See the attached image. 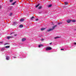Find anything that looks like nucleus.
I'll list each match as a JSON object with an SVG mask.
<instances>
[{
    "label": "nucleus",
    "instance_id": "obj_4",
    "mask_svg": "<svg viewBox=\"0 0 76 76\" xmlns=\"http://www.w3.org/2000/svg\"><path fill=\"white\" fill-rule=\"evenodd\" d=\"M6 60H9V58H10V57H9V56H6Z\"/></svg>",
    "mask_w": 76,
    "mask_h": 76
},
{
    "label": "nucleus",
    "instance_id": "obj_17",
    "mask_svg": "<svg viewBox=\"0 0 76 76\" xmlns=\"http://www.w3.org/2000/svg\"><path fill=\"white\" fill-rule=\"evenodd\" d=\"M42 8V7H41V6H39V9H41Z\"/></svg>",
    "mask_w": 76,
    "mask_h": 76
},
{
    "label": "nucleus",
    "instance_id": "obj_8",
    "mask_svg": "<svg viewBox=\"0 0 76 76\" xmlns=\"http://www.w3.org/2000/svg\"><path fill=\"white\" fill-rule=\"evenodd\" d=\"M24 20V19H22L20 20V22H23Z\"/></svg>",
    "mask_w": 76,
    "mask_h": 76
},
{
    "label": "nucleus",
    "instance_id": "obj_33",
    "mask_svg": "<svg viewBox=\"0 0 76 76\" xmlns=\"http://www.w3.org/2000/svg\"><path fill=\"white\" fill-rule=\"evenodd\" d=\"M6 44H7V43H6L5 44H4V45H6Z\"/></svg>",
    "mask_w": 76,
    "mask_h": 76
},
{
    "label": "nucleus",
    "instance_id": "obj_9",
    "mask_svg": "<svg viewBox=\"0 0 76 76\" xmlns=\"http://www.w3.org/2000/svg\"><path fill=\"white\" fill-rule=\"evenodd\" d=\"M45 29V28H41V31H44V29Z\"/></svg>",
    "mask_w": 76,
    "mask_h": 76
},
{
    "label": "nucleus",
    "instance_id": "obj_36",
    "mask_svg": "<svg viewBox=\"0 0 76 76\" xmlns=\"http://www.w3.org/2000/svg\"><path fill=\"white\" fill-rule=\"evenodd\" d=\"M14 58H15V57H14Z\"/></svg>",
    "mask_w": 76,
    "mask_h": 76
},
{
    "label": "nucleus",
    "instance_id": "obj_14",
    "mask_svg": "<svg viewBox=\"0 0 76 76\" xmlns=\"http://www.w3.org/2000/svg\"><path fill=\"white\" fill-rule=\"evenodd\" d=\"M34 16H33L31 18V20H33V19H34Z\"/></svg>",
    "mask_w": 76,
    "mask_h": 76
},
{
    "label": "nucleus",
    "instance_id": "obj_15",
    "mask_svg": "<svg viewBox=\"0 0 76 76\" xmlns=\"http://www.w3.org/2000/svg\"><path fill=\"white\" fill-rule=\"evenodd\" d=\"M4 50H5L4 48H2L1 50V51H4Z\"/></svg>",
    "mask_w": 76,
    "mask_h": 76
},
{
    "label": "nucleus",
    "instance_id": "obj_32",
    "mask_svg": "<svg viewBox=\"0 0 76 76\" xmlns=\"http://www.w3.org/2000/svg\"><path fill=\"white\" fill-rule=\"evenodd\" d=\"M74 44H75V45H76V43H74Z\"/></svg>",
    "mask_w": 76,
    "mask_h": 76
},
{
    "label": "nucleus",
    "instance_id": "obj_6",
    "mask_svg": "<svg viewBox=\"0 0 76 76\" xmlns=\"http://www.w3.org/2000/svg\"><path fill=\"white\" fill-rule=\"evenodd\" d=\"M25 40H26V38H24L22 39V41H23V42L25 41Z\"/></svg>",
    "mask_w": 76,
    "mask_h": 76
},
{
    "label": "nucleus",
    "instance_id": "obj_31",
    "mask_svg": "<svg viewBox=\"0 0 76 76\" xmlns=\"http://www.w3.org/2000/svg\"><path fill=\"white\" fill-rule=\"evenodd\" d=\"M1 6H0V9H1Z\"/></svg>",
    "mask_w": 76,
    "mask_h": 76
},
{
    "label": "nucleus",
    "instance_id": "obj_30",
    "mask_svg": "<svg viewBox=\"0 0 76 76\" xmlns=\"http://www.w3.org/2000/svg\"><path fill=\"white\" fill-rule=\"evenodd\" d=\"M17 35V34H15L14 35V36H16Z\"/></svg>",
    "mask_w": 76,
    "mask_h": 76
},
{
    "label": "nucleus",
    "instance_id": "obj_24",
    "mask_svg": "<svg viewBox=\"0 0 76 76\" xmlns=\"http://www.w3.org/2000/svg\"><path fill=\"white\" fill-rule=\"evenodd\" d=\"M40 45L41 47H42V46H43V45Z\"/></svg>",
    "mask_w": 76,
    "mask_h": 76
},
{
    "label": "nucleus",
    "instance_id": "obj_35",
    "mask_svg": "<svg viewBox=\"0 0 76 76\" xmlns=\"http://www.w3.org/2000/svg\"><path fill=\"white\" fill-rule=\"evenodd\" d=\"M42 40H44V39H42Z\"/></svg>",
    "mask_w": 76,
    "mask_h": 76
},
{
    "label": "nucleus",
    "instance_id": "obj_21",
    "mask_svg": "<svg viewBox=\"0 0 76 76\" xmlns=\"http://www.w3.org/2000/svg\"><path fill=\"white\" fill-rule=\"evenodd\" d=\"M10 2H13V0H10Z\"/></svg>",
    "mask_w": 76,
    "mask_h": 76
},
{
    "label": "nucleus",
    "instance_id": "obj_23",
    "mask_svg": "<svg viewBox=\"0 0 76 76\" xmlns=\"http://www.w3.org/2000/svg\"><path fill=\"white\" fill-rule=\"evenodd\" d=\"M12 13H11L10 14V16H12Z\"/></svg>",
    "mask_w": 76,
    "mask_h": 76
},
{
    "label": "nucleus",
    "instance_id": "obj_16",
    "mask_svg": "<svg viewBox=\"0 0 76 76\" xmlns=\"http://www.w3.org/2000/svg\"><path fill=\"white\" fill-rule=\"evenodd\" d=\"M9 47H10V46H6L5 47V48H9Z\"/></svg>",
    "mask_w": 76,
    "mask_h": 76
},
{
    "label": "nucleus",
    "instance_id": "obj_25",
    "mask_svg": "<svg viewBox=\"0 0 76 76\" xmlns=\"http://www.w3.org/2000/svg\"><path fill=\"white\" fill-rule=\"evenodd\" d=\"M35 20H36V21H37V20H38V19H37Z\"/></svg>",
    "mask_w": 76,
    "mask_h": 76
},
{
    "label": "nucleus",
    "instance_id": "obj_5",
    "mask_svg": "<svg viewBox=\"0 0 76 76\" xmlns=\"http://www.w3.org/2000/svg\"><path fill=\"white\" fill-rule=\"evenodd\" d=\"M66 22H68V23H70V22H71V20H68L66 21Z\"/></svg>",
    "mask_w": 76,
    "mask_h": 76
},
{
    "label": "nucleus",
    "instance_id": "obj_26",
    "mask_svg": "<svg viewBox=\"0 0 76 76\" xmlns=\"http://www.w3.org/2000/svg\"><path fill=\"white\" fill-rule=\"evenodd\" d=\"M39 48H40V47H41V45H39Z\"/></svg>",
    "mask_w": 76,
    "mask_h": 76
},
{
    "label": "nucleus",
    "instance_id": "obj_34",
    "mask_svg": "<svg viewBox=\"0 0 76 76\" xmlns=\"http://www.w3.org/2000/svg\"><path fill=\"white\" fill-rule=\"evenodd\" d=\"M12 34H13V33H11V34H10V35H12Z\"/></svg>",
    "mask_w": 76,
    "mask_h": 76
},
{
    "label": "nucleus",
    "instance_id": "obj_19",
    "mask_svg": "<svg viewBox=\"0 0 76 76\" xmlns=\"http://www.w3.org/2000/svg\"><path fill=\"white\" fill-rule=\"evenodd\" d=\"M13 23L15 25H16V24L18 23L16 22H14Z\"/></svg>",
    "mask_w": 76,
    "mask_h": 76
},
{
    "label": "nucleus",
    "instance_id": "obj_7",
    "mask_svg": "<svg viewBox=\"0 0 76 76\" xmlns=\"http://www.w3.org/2000/svg\"><path fill=\"white\" fill-rule=\"evenodd\" d=\"M16 2H17L16 1L14 2L12 4V5H15V3H16Z\"/></svg>",
    "mask_w": 76,
    "mask_h": 76
},
{
    "label": "nucleus",
    "instance_id": "obj_20",
    "mask_svg": "<svg viewBox=\"0 0 76 76\" xmlns=\"http://www.w3.org/2000/svg\"><path fill=\"white\" fill-rule=\"evenodd\" d=\"M60 38V37H56L55 38V39H56V38Z\"/></svg>",
    "mask_w": 76,
    "mask_h": 76
},
{
    "label": "nucleus",
    "instance_id": "obj_18",
    "mask_svg": "<svg viewBox=\"0 0 76 76\" xmlns=\"http://www.w3.org/2000/svg\"><path fill=\"white\" fill-rule=\"evenodd\" d=\"M65 4L66 5H67L68 4V2H65Z\"/></svg>",
    "mask_w": 76,
    "mask_h": 76
},
{
    "label": "nucleus",
    "instance_id": "obj_27",
    "mask_svg": "<svg viewBox=\"0 0 76 76\" xmlns=\"http://www.w3.org/2000/svg\"><path fill=\"white\" fill-rule=\"evenodd\" d=\"M61 24V23H58V25H60V24Z\"/></svg>",
    "mask_w": 76,
    "mask_h": 76
},
{
    "label": "nucleus",
    "instance_id": "obj_2",
    "mask_svg": "<svg viewBox=\"0 0 76 76\" xmlns=\"http://www.w3.org/2000/svg\"><path fill=\"white\" fill-rule=\"evenodd\" d=\"M46 51H48V50H52V48L50 47H47L46 48Z\"/></svg>",
    "mask_w": 76,
    "mask_h": 76
},
{
    "label": "nucleus",
    "instance_id": "obj_12",
    "mask_svg": "<svg viewBox=\"0 0 76 76\" xmlns=\"http://www.w3.org/2000/svg\"><path fill=\"white\" fill-rule=\"evenodd\" d=\"M76 22V20H72V22H73L74 23H75Z\"/></svg>",
    "mask_w": 76,
    "mask_h": 76
},
{
    "label": "nucleus",
    "instance_id": "obj_11",
    "mask_svg": "<svg viewBox=\"0 0 76 76\" xmlns=\"http://www.w3.org/2000/svg\"><path fill=\"white\" fill-rule=\"evenodd\" d=\"M23 25H20L19 26V27H20V28H22L23 27Z\"/></svg>",
    "mask_w": 76,
    "mask_h": 76
},
{
    "label": "nucleus",
    "instance_id": "obj_22",
    "mask_svg": "<svg viewBox=\"0 0 76 76\" xmlns=\"http://www.w3.org/2000/svg\"><path fill=\"white\" fill-rule=\"evenodd\" d=\"M3 42H0V44H3Z\"/></svg>",
    "mask_w": 76,
    "mask_h": 76
},
{
    "label": "nucleus",
    "instance_id": "obj_28",
    "mask_svg": "<svg viewBox=\"0 0 76 76\" xmlns=\"http://www.w3.org/2000/svg\"><path fill=\"white\" fill-rule=\"evenodd\" d=\"M61 50H63H63H64V49H61Z\"/></svg>",
    "mask_w": 76,
    "mask_h": 76
},
{
    "label": "nucleus",
    "instance_id": "obj_1",
    "mask_svg": "<svg viewBox=\"0 0 76 76\" xmlns=\"http://www.w3.org/2000/svg\"><path fill=\"white\" fill-rule=\"evenodd\" d=\"M56 26H57V25H55V26H53L52 28L48 30V32H50V31H53V30L55 28V27H56Z\"/></svg>",
    "mask_w": 76,
    "mask_h": 76
},
{
    "label": "nucleus",
    "instance_id": "obj_3",
    "mask_svg": "<svg viewBox=\"0 0 76 76\" xmlns=\"http://www.w3.org/2000/svg\"><path fill=\"white\" fill-rule=\"evenodd\" d=\"M13 36H8L7 37V39H10V38H13Z\"/></svg>",
    "mask_w": 76,
    "mask_h": 76
},
{
    "label": "nucleus",
    "instance_id": "obj_13",
    "mask_svg": "<svg viewBox=\"0 0 76 76\" xmlns=\"http://www.w3.org/2000/svg\"><path fill=\"white\" fill-rule=\"evenodd\" d=\"M51 6H52V5L51 4H50V5H49L48 6V7H51Z\"/></svg>",
    "mask_w": 76,
    "mask_h": 76
},
{
    "label": "nucleus",
    "instance_id": "obj_10",
    "mask_svg": "<svg viewBox=\"0 0 76 76\" xmlns=\"http://www.w3.org/2000/svg\"><path fill=\"white\" fill-rule=\"evenodd\" d=\"M39 6V4H38L36 6V7H38V6Z\"/></svg>",
    "mask_w": 76,
    "mask_h": 76
},
{
    "label": "nucleus",
    "instance_id": "obj_29",
    "mask_svg": "<svg viewBox=\"0 0 76 76\" xmlns=\"http://www.w3.org/2000/svg\"><path fill=\"white\" fill-rule=\"evenodd\" d=\"M52 44V42L50 43V45H51V44Z\"/></svg>",
    "mask_w": 76,
    "mask_h": 76
}]
</instances>
